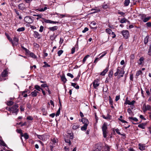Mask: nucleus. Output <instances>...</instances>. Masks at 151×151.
<instances>
[{
    "label": "nucleus",
    "instance_id": "nucleus-5",
    "mask_svg": "<svg viewBox=\"0 0 151 151\" xmlns=\"http://www.w3.org/2000/svg\"><path fill=\"white\" fill-rule=\"evenodd\" d=\"M24 21L27 23H32L33 20L29 16L25 17L24 18Z\"/></svg>",
    "mask_w": 151,
    "mask_h": 151
},
{
    "label": "nucleus",
    "instance_id": "nucleus-29",
    "mask_svg": "<svg viewBox=\"0 0 151 151\" xmlns=\"http://www.w3.org/2000/svg\"><path fill=\"white\" fill-rule=\"evenodd\" d=\"M34 16H37V18H36L37 20H38L39 19L42 18V17L43 16L42 14H34L33 15Z\"/></svg>",
    "mask_w": 151,
    "mask_h": 151
},
{
    "label": "nucleus",
    "instance_id": "nucleus-48",
    "mask_svg": "<svg viewBox=\"0 0 151 151\" xmlns=\"http://www.w3.org/2000/svg\"><path fill=\"white\" fill-rule=\"evenodd\" d=\"M109 7V5L107 4H105L103 5L102 6V8L104 9H106L108 8Z\"/></svg>",
    "mask_w": 151,
    "mask_h": 151
},
{
    "label": "nucleus",
    "instance_id": "nucleus-35",
    "mask_svg": "<svg viewBox=\"0 0 151 151\" xmlns=\"http://www.w3.org/2000/svg\"><path fill=\"white\" fill-rule=\"evenodd\" d=\"M105 151H110V147L107 145H105L104 148Z\"/></svg>",
    "mask_w": 151,
    "mask_h": 151
},
{
    "label": "nucleus",
    "instance_id": "nucleus-32",
    "mask_svg": "<svg viewBox=\"0 0 151 151\" xmlns=\"http://www.w3.org/2000/svg\"><path fill=\"white\" fill-rule=\"evenodd\" d=\"M113 74V71L112 70H110L109 72L108 76L109 78H111L112 77Z\"/></svg>",
    "mask_w": 151,
    "mask_h": 151
},
{
    "label": "nucleus",
    "instance_id": "nucleus-1",
    "mask_svg": "<svg viewBox=\"0 0 151 151\" xmlns=\"http://www.w3.org/2000/svg\"><path fill=\"white\" fill-rule=\"evenodd\" d=\"M19 106L17 104H15L14 105L10 107H6V109L10 111H12L13 113H15L16 115H17L19 111L18 107Z\"/></svg>",
    "mask_w": 151,
    "mask_h": 151
},
{
    "label": "nucleus",
    "instance_id": "nucleus-31",
    "mask_svg": "<svg viewBox=\"0 0 151 151\" xmlns=\"http://www.w3.org/2000/svg\"><path fill=\"white\" fill-rule=\"evenodd\" d=\"M35 88L36 90L39 91H41L42 90V89L39 86L37 85H35Z\"/></svg>",
    "mask_w": 151,
    "mask_h": 151
},
{
    "label": "nucleus",
    "instance_id": "nucleus-18",
    "mask_svg": "<svg viewBox=\"0 0 151 151\" xmlns=\"http://www.w3.org/2000/svg\"><path fill=\"white\" fill-rule=\"evenodd\" d=\"M146 124V123H142L139 124L138 125V127L139 128H142V129H144L145 128V126Z\"/></svg>",
    "mask_w": 151,
    "mask_h": 151
},
{
    "label": "nucleus",
    "instance_id": "nucleus-33",
    "mask_svg": "<svg viewBox=\"0 0 151 151\" xmlns=\"http://www.w3.org/2000/svg\"><path fill=\"white\" fill-rule=\"evenodd\" d=\"M47 9L46 7H45L44 8H38L37 10L40 12H44Z\"/></svg>",
    "mask_w": 151,
    "mask_h": 151
},
{
    "label": "nucleus",
    "instance_id": "nucleus-47",
    "mask_svg": "<svg viewBox=\"0 0 151 151\" xmlns=\"http://www.w3.org/2000/svg\"><path fill=\"white\" fill-rule=\"evenodd\" d=\"M142 73V71L141 70H139L138 71H137L136 73V76H138L140 75Z\"/></svg>",
    "mask_w": 151,
    "mask_h": 151
},
{
    "label": "nucleus",
    "instance_id": "nucleus-62",
    "mask_svg": "<svg viewBox=\"0 0 151 151\" xmlns=\"http://www.w3.org/2000/svg\"><path fill=\"white\" fill-rule=\"evenodd\" d=\"M146 26L148 27H151V22H149L146 23Z\"/></svg>",
    "mask_w": 151,
    "mask_h": 151
},
{
    "label": "nucleus",
    "instance_id": "nucleus-56",
    "mask_svg": "<svg viewBox=\"0 0 151 151\" xmlns=\"http://www.w3.org/2000/svg\"><path fill=\"white\" fill-rule=\"evenodd\" d=\"M27 120H32L33 119V118L32 116H29L27 117Z\"/></svg>",
    "mask_w": 151,
    "mask_h": 151
},
{
    "label": "nucleus",
    "instance_id": "nucleus-23",
    "mask_svg": "<svg viewBox=\"0 0 151 151\" xmlns=\"http://www.w3.org/2000/svg\"><path fill=\"white\" fill-rule=\"evenodd\" d=\"M149 36L148 35L147 36L144 40V43L145 44H146L148 42Z\"/></svg>",
    "mask_w": 151,
    "mask_h": 151
},
{
    "label": "nucleus",
    "instance_id": "nucleus-57",
    "mask_svg": "<svg viewBox=\"0 0 151 151\" xmlns=\"http://www.w3.org/2000/svg\"><path fill=\"white\" fill-rule=\"evenodd\" d=\"M79 77L80 76L78 75L76 78H74L73 79V81H77L79 80Z\"/></svg>",
    "mask_w": 151,
    "mask_h": 151
},
{
    "label": "nucleus",
    "instance_id": "nucleus-58",
    "mask_svg": "<svg viewBox=\"0 0 151 151\" xmlns=\"http://www.w3.org/2000/svg\"><path fill=\"white\" fill-rule=\"evenodd\" d=\"M67 76L71 77V78H73L74 77L73 76L71 73H68L67 74Z\"/></svg>",
    "mask_w": 151,
    "mask_h": 151
},
{
    "label": "nucleus",
    "instance_id": "nucleus-26",
    "mask_svg": "<svg viewBox=\"0 0 151 151\" xmlns=\"http://www.w3.org/2000/svg\"><path fill=\"white\" fill-rule=\"evenodd\" d=\"M61 78L62 81L64 83L66 82L67 81L66 78H65V76H62L61 77Z\"/></svg>",
    "mask_w": 151,
    "mask_h": 151
},
{
    "label": "nucleus",
    "instance_id": "nucleus-60",
    "mask_svg": "<svg viewBox=\"0 0 151 151\" xmlns=\"http://www.w3.org/2000/svg\"><path fill=\"white\" fill-rule=\"evenodd\" d=\"M51 141L53 142V143H55L57 142V139L53 138L52 139H51Z\"/></svg>",
    "mask_w": 151,
    "mask_h": 151
},
{
    "label": "nucleus",
    "instance_id": "nucleus-50",
    "mask_svg": "<svg viewBox=\"0 0 151 151\" xmlns=\"http://www.w3.org/2000/svg\"><path fill=\"white\" fill-rule=\"evenodd\" d=\"M63 52V51L60 50L58 51V56H60Z\"/></svg>",
    "mask_w": 151,
    "mask_h": 151
},
{
    "label": "nucleus",
    "instance_id": "nucleus-7",
    "mask_svg": "<svg viewBox=\"0 0 151 151\" xmlns=\"http://www.w3.org/2000/svg\"><path fill=\"white\" fill-rule=\"evenodd\" d=\"M145 107V108L143 109V110L144 112L146 111L147 110L150 111L151 109V106L149 105H143V107L144 108Z\"/></svg>",
    "mask_w": 151,
    "mask_h": 151
},
{
    "label": "nucleus",
    "instance_id": "nucleus-36",
    "mask_svg": "<svg viewBox=\"0 0 151 151\" xmlns=\"http://www.w3.org/2000/svg\"><path fill=\"white\" fill-rule=\"evenodd\" d=\"M44 22L46 23H51V20L49 19H46L44 18H42Z\"/></svg>",
    "mask_w": 151,
    "mask_h": 151
},
{
    "label": "nucleus",
    "instance_id": "nucleus-37",
    "mask_svg": "<svg viewBox=\"0 0 151 151\" xmlns=\"http://www.w3.org/2000/svg\"><path fill=\"white\" fill-rule=\"evenodd\" d=\"M135 102V101H128L127 102V104L128 105H133Z\"/></svg>",
    "mask_w": 151,
    "mask_h": 151
},
{
    "label": "nucleus",
    "instance_id": "nucleus-34",
    "mask_svg": "<svg viewBox=\"0 0 151 151\" xmlns=\"http://www.w3.org/2000/svg\"><path fill=\"white\" fill-rule=\"evenodd\" d=\"M128 119L130 120H132L135 122H137L138 121V119L136 117H129Z\"/></svg>",
    "mask_w": 151,
    "mask_h": 151
},
{
    "label": "nucleus",
    "instance_id": "nucleus-12",
    "mask_svg": "<svg viewBox=\"0 0 151 151\" xmlns=\"http://www.w3.org/2000/svg\"><path fill=\"white\" fill-rule=\"evenodd\" d=\"M81 121L84 124L88 125L89 124V121L88 120L85 118H83L81 120Z\"/></svg>",
    "mask_w": 151,
    "mask_h": 151
},
{
    "label": "nucleus",
    "instance_id": "nucleus-4",
    "mask_svg": "<svg viewBox=\"0 0 151 151\" xmlns=\"http://www.w3.org/2000/svg\"><path fill=\"white\" fill-rule=\"evenodd\" d=\"M121 33L125 39H127L129 37V33L127 30H123L121 32Z\"/></svg>",
    "mask_w": 151,
    "mask_h": 151
},
{
    "label": "nucleus",
    "instance_id": "nucleus-51",
    "mask_svg": "<svg viewBox=\"0 0 151 151\" xmlns=\"http://www.w3.org/2000/svg\"><path fill=\"white\" fill-rule=\"evenodd\" d=\"M127 112L129 114V115H132V111L131 110V109H130V108L128 109L127 110Z\"/></svg>",
    "mask_w": 151,
    "mask_h": 151
},
{
    "label": "nucleus",
    "instance_id": "nucleus-46",
    "mask_svg": "<svg viewBox=\"0 0 151 151\" xmlns=\"http://www.w3.org/2000/svg\"><path fill=\"white\" fill-rule=\"evenodd\" d=\"M66 16L67 14H59V16H58V17L61 18L66 17Z\"/></svg>",
    "mask_w": 151,
    "mask_h": 151
},
{
    "label": "nucleus",
    "instance_id": "nucleus-55",
    "mask_svg": "<svg viewBox=\"0 0 151 151\" xmlns=\"http://www.w3.org/2000/svg\"><path fill=\"white\" fill-rule=\"evenodd\" d=\"M14 41V42H17V43H18L19 42V39L18 38L14 37L13 39Z\"/></svg>",
    "mask_w": 151,
    "mask_h": 151
},
{
    "label": "nucleus",
    "instance_id": "nucleus-39",
    "mask_svg": "<svg viewBox=\"0 0 151 151\" xmlns=\"http://www.w3.org/2000/svg\"><path fill=\"white\" fill-rule=\"evenodd\" d=\"M102 117L104 119H109L110 118V115L108 114H107L106 116L104 115H103Z\"/></svg>",
    "mask_w": 151,
    "mask_h": 151
},
{
    "label": "nucleus",
    "instance_id": "nucleus-53",
    "mask_svg": "<svg viewBox=\"0 0 151 151\" xmlns=\"http://www.w3.org/2000/svg\"><path fill=\"white\" fill-rule=\"evenodd\" d=\"M16 132L18 133H20L21 134V136H22V134H23V133H22V130H21V129H17L16 130Z\"/></svg>",
    "mask_w": 151,
    "mask_h": 151
},
{
    "label": "nucleus",
    "instance_id": "nucleus-2",
    "mask_svg": "<svg viewBox=\"0 0 151 151\" xmlns=\"http://www.w3.org/2000/svg\"><path fill=\"white\" fill-rule=\"evenodd\" d=\"M139 16L141 17V19L144 22H147L151 18L150 17H146V15L145 14H141Z\"/></svg>",
    "mask_w": 151,
    "mask_h": 151
},
{
    "label": "nucleus",
    "instance_id": "nucleus-49",
    "mask_svg": "<svg viewBox=\"0 0 151 151\" xmlns=\"http://www.w3.org/2000/svg\"><path fill=\"white\" fill-rule=\"evenodd\" d=\"M30 56L31 57L34 58H36V56L32 52H31L30 53Z\"/></svg>",
    "mask_w": 151,
    "mask_h": 151
},
{
    "label": "nucleus",
    "instance_id": "nucleus-21",
    "mask_svg": "<svg viewBox=\"0 0 151 151\" xmlns=\"http://www.w3.org/2000/svg\"><path fill=\"white\" fill-rule=\"evenodd\" d=\"M79 127V125L76 124H73L72 127L73 129L74 130H76Z\"/></svg>",
    "mask_w": 151,
    "mask_h": 151
},
{
    "label": "nucleus",
    "instance_id": "nucleus-54",
    "mask_svg": "<svg viewBox=\"0 0 151 151\" xmlns=\"http://www.w3.org/2000/svg\"><path fill=\"white\" fill-rule=\"evenodd\" d=\"M123 43H122L121 45L120 46L119 48V51H122L123 49Z\"/></svg>",
    "mask_w": 151,
    "mask_h": 151
},
{
    "label": "nucleus",
    "instance_id": "nucleus-38",
    "mask_svg": "<svg viewBox=\"0 0 151 151\" xmlns=\"http://www.w3.org/2000/svg\"><path fill=\"white\" fill-rule=\"evenodd\" d=\"M24 30L25 28L24 27H22L18 29L17 31L18 32H22L24 31Z\"/></svg>",
    "mask_w": 151,
    "mask_h": 151
},
{
    "label": "nucleus",
    "instance_id": "nucleus-42",
    "mask_svg": "<svg viewBox=\"0 0 151 151\" xmlns=\"http://www.w3.org/2000/svg\"><path fill=\"white\" fill-rule=\"evenodd\" d=\"M41 110L42 112H43V115H46L47 114V111L45 110V108H42Z\"/></svg>",
    "mask_w": 151,
    "mask_h": 151
},
{
    "label": "nucleus",
    "instance_id": "nucleus-41",
    "mask_svg": "<svg viewBox=\"0 0 151 151\" xmlns=\"http://www.w3.org/2000/svg\"><path fill=\"white\" fill-rule=\"evenodd\" d=\"M127 21V20L126 19L124 18L121 19L120 22L121 23H125Z\"/></svg>",
    "mask_w": 151,
    "mask_h": 151
},
{
    "label": "nucleus",
    "instance_id": "nucleus-64",
    "mask_svg": "<svg viewBox=\"0 0 151 151\" xmlns=\"http://www.w3.org/2000/svg\"><path fill=\"white\" fill-rule=\"evenodd\" d=\"M148 54L150 55L151 56V46H150V49L149 50V51L148 52Z\"/></svg>",
    "mask_w": 151,
    "mask_h": 151
},
{
    "label": "nucleus",
    "instance_id": "nucleus-16",
    "mask_svg": "<svg viewBox=\"0 0 151 151\" xmlns=\"http://www.w3.org/2000/svg\"><path fill=\"white\" fill-rule=\"evenodd\" d=\"M144 58L142 57L140 58L139 60V62H138V64L139 65H143V64L144 63Z\"/></svg>",
    "mask_w": 151,
    "mask_h": 151
},
{
    "label": "nucleus",
    "instance_id": "nucleus-11",
    "mask_svg": "<svg viewBox=\"0 0 151 151\" xmlns=\"http://www.w3.org/2000/svg\"><path fill=\"white\" fill-rule=\"evenodd\" d=\"M108 70V67H106L102 72L101 73L100 75L102 76H104Z\"/></svg>",
    "mask_w": 151,
    "mask_h": 151
},
{
    "label": "nucleus",
    "instance_id": "nucleus-59",
    "mask_svg": "<svg viewBox=\"0 0 151 151\" xmlns=\"http://www.w3.org/2000/svg\"><path fill=\"white\" fill-rule=\"evenodd\" d=\"M44 29V27L42 26H41L40 27V29H39V32H42L43 31Z\"/></svg>",
    "mask_w": 151,
    "mask_h": 151
},
{
    "label": "nucleus",
    "instance_id": "nucleus-8",
    "mask_svg": "<svg viewBox=\"0 0 151 151\" xmlns=\"http://www.w3.org/2000/svg\"><path fill=\"white\" fill-rule=\"evenodd\" d=\"M33 35L35 38H37L38 39H40L41 36L37 32L35 31H34Z\"/></svg>",
    "mask_w": 151,
    "mask_h": 151
},
{
    "label": "nucleus",
    "instance_id": "nucleus-22",
    "mask_svg": "<svg viewBox=\"0 0 151 151\" xmlns=\"http://www.w3.org/2000/svg\"><path fill=\"white\" fill-rule=\"evenodd\" d=\"M71 85L76 89H78L79 88V86L77 85L76 83H71Z\"/></svg>",
    "mask_w": 151,
    "mask_h": 151
},
{
    "label": "nucleus",
    "instance_id": "nucleus-24",
    "mask_svg": "<svg viewBox=\"0 0 151 151\" xmlns=\"http://www.w3.org/2000/svg\"><path fill=\"white\" fill-rule=\"evenodd\" d=\"M21 137H24L26 139H28L29 137V135L27 133H25L24 134H22Z\"/></svg>",
    "mask_w": 151,
    "mask_h": 151
},
{
    "label": "nucleus",
    "instance_id": "nucleus-13",
    "mask_svg": "<svg viewBox=\"0 0 151 151\" xmlns=\"http://www.w3.org/2000/svg\"><path fill=\"white\" fill-rule=\"evenodd\" d=\"M138 145L139 146V149L140 150H145V147L144 145L139 144Z\"/></svg>",
    "mask_w": 151,
    "mask_h": 151
},
{
    "label": "nucleus",
    "instance_id": "nucleus-3",
    "mask_svg": "<svg viewBox=\"0 0 151 151\" xmlns=\"http://www.w3.org/2000/svg\"><path fill=\"white\" fill-rule=\"evenodd\" d=\"M107 129V127L106 124L104 123L102 126V130L103 132V135L104 137V138H106V134L107 132L106 130Z\"/></svg>",
    "mask_w": 151,
    "mask_h": 151
},
{
    "label": "nucleus",
    "instance_id": "nucleus-14",
    "mask_svg": "<svg viewBox=\"0 0 151 151\" xmlns=\"http://www.w3.org/2000/svg\"><path fill=\"white\" fill-rule=\"evenodd\" d=\"M48 29L50 30L54 31L55 30H57L58 29V27L57 26H55L52 27H50Z\"/></svg>",
    "mask_w": 151,
    "mask_h": 151
},
{
    "label": "nucleus",
    "instance_id": "nucleus-30",
    "mask_svg": "<svg viewBox=\"0 0 151 151\" xmlns=\"http://www.w3.org/2000/svg\"><path fill=\"white\" fill-rule=\"evenodd\" d=\"M88 125L84 124L83 126L81 128V129L82 131H85L87 128V126Z\"/></svg>",
    "mask_w": 151,
    "mask_h": 151
},
{
    "label": "nucleus",
    "instance_id": "nucleus-15",
    "mask_svg": "<svg viewBox=\"0 0 151 151\" xmlns=\"http://www.w3.org/2000/svg\"><path fill=\"white\" fill-rule=\"evenodd\" d=\"M38 93V92L37 91L35 90L31 92L30 95L32 97H35L37 96Z\"/></svg>",
    "mask_w": 151,
    "mask_h": 151
},
{
    "label": "nucleus",
    "instance_id": "nucleus-43",
    "mask_svg": "<svg viewBox=\"0 0 151 151\" xmlns=\"http://www.w3.org/2000/svg\"><path fill=\"white\" fill-rule=\"evenodd\" d=\"M106 31L107 33H108L109 34H111L112 32L111 29L109 28L106 29Z\"/></svg>",
    "mask_w": 151,
    "mask_h": 151
},
{
    "label": "nucleus",
    "instance_id": "nucleus-45",
    "mask_svg": "<svg viewBox=\"0 0 151 151\" xmlns=\"http://www.w3.org/2000/svg\"><path fill=\"white\" fill-rule=\"evenodd\" d=\"M60 107L57 112V113L55 114L56 116H57L59 115L60 113Z\"/></svg>",
    "mask_w": 151,
    "mask_h": 151
},
{
    "label": "nucleus",
    "instance_id": "nucleus-44",
    "mask_svg": "<svg viewBox=\"0 0 151 151\" xmlns=\"http://www.w3.org/2000/svg\"><path fill=\"white\" fill-rule=\"evenodd\" d=\"M14 104L13 102L12 101H9L7 102V104L8 106H11L13 105Z\"/></svg>",
    "mask_w": 151,
    "mask_h": 151
},
{
    "label": "nucleus",
    "instance_id": "nucleus-52",
    "mask_svg": "<svg viewBox=\"0 0 151 151\" xmlns=\"http://www.w3.org/2000/svg\"><path fill=\"white\" fill-rule=\"evenodd\" d=\"M0 144L3 146H6V145L4 142L3 141L1 140H0Z\"/></svg>",
    "mask_w": 151,
    "mask_h": 151
},
{
    "label": "nucleus",
    "instance_id": "nucleus-25",
    "mask_svg": "<svg viewBox=\"0 0 151 151\" xmlns=\"http://www.w3.org/2000/svg\"><path fill=\"white\" fill-rule=\"evenodd\" d=\"M130 3V0H125L124 5L125 6H127L129 5Z\"/></svg>",
    "mask_w": 151,
    "mask_h": 151
},
{
    "label": "nucleus",
    "instance_id": "nucleus-61",
    "mask_svg": "<svg viewBox=\"0 0 151 151\" xmlns=\"http://www.w3.org/2000/svg\"><path fill=\"white\" fill-rule=\"evenodd\" d=\"M88 30V29L87 27H85L84 29L82 31L83 33H85Z\"/></svg>",
    "mask_w": 151,
    "mask_h": 151
},
{
    "label": "nucleus",
    "instance_id": "nucleus-10",
    "mask_svg": "<svg viewBox=\"0 0 151 151\" xmlns=\"http://www.w3.org/2000/svg\"><path fill=\"white\" fill-rule=\"evenodd\" d=\"M125 72L124 71V68L123 67L122 68H121V70L120 72L119 73V76L121 77H122L123 76V75L124 74Z\"/></svg>",
    "mask_w": 151,
    "mask_h": 151
},
{
    "label": "nucleus",
    "instance_id": "nucleus-17",
    "mask_svg": "<svg viewBox=\"0 0 151 151\" xmlns=\"http://www.w3.org/2000/svg\"><path fill=\"white\" fill-rule=\"evenodd\" d=\"M65 141L66 143H69V145H71V142L69 138L68 137H65Z\"/></svg>",
    "mask_w": 151,
    "mask_h": 151
},
{
    "label": "nucleus",
    "instance_id": "nucleus-20",
    "mask_svg": "<svg viewBox=\"0 0 151 151\" xmlns=\"http://www.w3.org/2000/svg\"><path fill=\"white\" fill-rule=\"evenodd\" d=\"M121 67H118L116 69V72L114 74V76H117L118 74L119 73L121 70Z\"/></svg>",
    "mask_w": 151,
    "mask_h": 151
},
{
    "label": "nucleus",
    "instance_id": "nucleus-19",
    "mask_svg": "<svg viewBox=\"0 0 151 151\" xmlns=\"http://www.w3.org/2000/svg\"><path fill=\"white\" fill-rule=\"evenodd\" d=\"M7 71L6 70H4V71L2 73L1 75L2 77H5L7 76Z\"/></svg>",
    "mask_w": 151,
    "mask_h": 151
},
{
    "label": "nucleus",
    "instance_id": "nucleus-9",
    "mask_svg": "<svg viewBox=\"0 0 151 151\" xmlns=\"http://www.w3.org/2000/svg\"><path fill=\"white\" fill-rule=\"evenodd\" d=\"M18 7L19 9L22 10H23L25 9L24 4L23 3L19 4Z\"/></svg>",
    "mask_w": 151,
    "mask_h": 151
},
{
    "label": "nucleus",
    "instance_id": "nucleus-63",
    "mask_svg": "<svg viewBox=\"0 0 151 151\" xmlns=\"http://www.w3.org/2000/svg\"><path fill=\"white\" fill-rule=\"evenodd\" d=\"M38 138L41 140H42L43 138V136L41 135H37Z\"/></svg>",
    "mask_w": 151,
    "mask_h": 151
},
{
    "label": "nucleus",
    "instance_id": "nucleus-6",
    "mask_svg": "<svg viewBox=\"0 0 151 151\" xmlns=\"http://www.w3.org/2000/svg\"><path fill=\"white\" fill-rule=\"evenodd\" d=\"M102 144L100 142H99L96 145V149L93 151H100L102 148Z\"/></svg>",
    "mask_w": 151,
    "mask_h": 151
},
{
    "label": "nucleus",
    "instance_id": "nucleus-40",
    "mask_svg": "<svg viewBox=\"0 0 151 151\" xmlns=\"http://www.w3.org/2000/svg\"><path fill=\"white\" fill-rule=\"evenodd\" d=\"M89 57V55H87L84 58H83V63H84L86 61V60L87 58H88V57Z\"/></svg>",
    "mask_w": 151,
    "mask_h": 151
},
{
    "label": "nucleus",
    "instance_id": "nucleus-28",
    "mask_svg": "<svg viewBox=\"0 0 151 151\" xmlns=\"http://www.w3.org/2000/svg\"><path fill=\"white\" fill-rule=\"evenodd\" d=\"M93 86L95 89L97 88V87L99 85V83L95 82H93Z\"/></svg>",
    "mask_w": 151,
    "mask_h": 151
},
{
    "label": "nucleus",
    "instance_id": "nucleus-27",
    "mask_svg": "<svg viewBox=\"0 0 151 151\" xmlns=\"http://www.w3.org/2000/svg\"><path fill=\"white\" fill-rule=\"evenodd\" d=\"M7 38L9 40V41L12 44V46H14V45L15 43H14L12 39L9 36H7Z\"/></svg>",
    "mask_w": 151,
    "mask_h": 151
}]
</instances>
